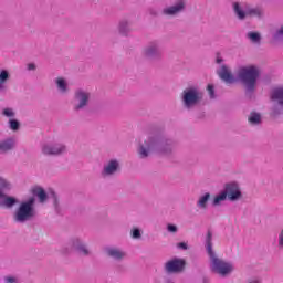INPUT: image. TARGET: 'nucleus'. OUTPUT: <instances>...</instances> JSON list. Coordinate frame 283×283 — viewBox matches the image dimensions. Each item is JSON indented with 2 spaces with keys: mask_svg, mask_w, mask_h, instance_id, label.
<instances>
[{
  "mask_svg": "<svg viewBox=\"0 0 283 283\" xmlns=\"http://www.w3.org/2000/svg\"><path fill=\"white\" fill-rule=\"evenodd\" d=\"M205 249L208 256L216 254V251H213V232L210 229L206 234Z\"/></svg>",
  "mask_w": 283,
  "mask_h": 283,
  "instance_id": "20",
  "label": "nucleus"
},
{
  "mask_svg": "<svg viewBox=\"0 0 283 283\" xmlns=\"http://www.w3.org/2000/svg\"><path fill=\"white\" fill-rule=\"evenodd\" d=\"M201 283H209V279L207 276H202V282Z\"/></svg>",
  "mask_w": 283,
  "mask_h": 283,
  "instance_id": "44",
  "label": "nucleus"
},
{
  "mask_svg": "<svg viewBox=\"0 0 283 283\" xmlns=\"http://www.w3.org/2000/svg\"><path fill=\"white\" fill-rule=\"evenodd\" d=\"M49 198L52 199L55 213H57V216H61V199H59V195L56 193V191H54V189L49 190Z\"/></svg>",
  "mask_w": 283,
  "mask_h": 283,
  "instance_id": "21",
  "label": "nucleus"
},
{
  "mask_svg": "<svg viewBox=\"0 0 283 283\" xmlns=\"http://www.w3.org/2000/svg\"><path fill=\"white\" fill-rule=\"evenodd\" d=\"M219 78L226 83V85H233L240 83L244 87V95L251 101L255 94V88L258 87V81L262 76V70L255 64H250L247 66H240L238 69L237 75L230 71L227 64L221 65L220 70L217 71Z\"/></svg>",
  "mask_w": 283,
  "mask_h": 283,
  "instance_id": "1",
  "label": "nucleus"
},
{
  "mask_svg": "<svg viewBox=\"0 0 283 283\" xmlns=\"http://www.w3.org/2000/svg\"><path fill=\"white\" fill-rule=\"evenodd\" d=\"M197 118L202 119L205 118V112H200L197 114Z\"/></svg>",
  "mask_w": 283,
  "mask_h": 283,
  "instance_id": "42",
  "label": "nucleus"
},
{
  "mask_svg": "<svg viewBox=\"0 0 283 283\" xmlns=\"http://www.w3.org/2000/svg\"><path fill=\"white\" fill-rule=\"evenodd\" d=\"M223 193H226V198H228L229 202H238V200H242V189L238 181L226 182L223 186Z\"/></svg>",
  "mask_w": 283,
  "mask_h": 283,
  "instance_id": "11",
  "label": "nucleus"
},
{
  "mask_svg": "<svg viewBox=\"0 0 283 283\" xmlns=\"http://www.w3.org/2000/svg\"><path fill=\"white\" fill-rule=\"evenodd\" d=\"M130 238H133V240H140L143 238V233L140 232V229L133 228L130 230Z\"/></svg>",
  "mask_w": 283,
  "mask_h": 283,
  "instance_id": "30",
  "label": "nucleus"
},
{
  "mask_svg": "<svg viewBox=\"0 0 283 283\" xmlns=\"http://www.w3.org/2000/svg\"><path fill=\"white\" fill-rule=\"evenodd\" d=\"M187 8V3L185 0H177L174 6L167 7L163 10V14L166 17H176V14H180Z\"/></svg>",
  "mask_w": 283,
  "mask_h": 283,
  "instance_id": "15",
  "label": "nucleus"
},
{
  "mask_svg": "<svg viewBox=\"0 0 283 283\" xmlns=\"http://www.w3.org/2000/svg\"><path fill=\"white\" fill-rule=\"evenodd\" d=\"M66 150L67 147L62 144L44 145L42 147V154H44V156H61V154H65Z\"/></svg>",
  "mask_w": 283,
  "mask_h": 283,
  "instance_id": "14",
  "label": "nucleus"
},
{
  "mask_svg": "<svg viewBox=\"0 0 283 283\" xmlns=\"http://www.w3.org/2000/svg\"><path fill=\"white\" fill-rule=\"evenodd\" d=\"M227 200H229L227 198V195L224 193L223 190H221L218 195H216L213 198H212V207H221L222 206V202H227Z\"/></svg>",
  "mask_w": 283,
  "mask_h": 283,
  "instance_id": "25",
  "label": "nucleus"
},
{
  "mask_svg": "<svg viewBox=\"0 0 283 283\" xmlns=\"http://www.w3.org/2000/svg\"><path fill=\"white\" fill-rule=\"evenodd\" d=\"M19 206L13 212V222L18 224H25V222H31L36 218V206L34 205V198H28L25 200L19 201Z\"/></svg>",
  "mask_w": 283,
  "mask_h": 283,
  "instance_id": "3",
  "label": "nucleus"
},
{
  "mask_svg": "<svg viewBox=\"0 0 283 283\" xmlns=\"http://www.w3.org/2000/svg\"><path fill=\"white\" fill-rule=\"evenodd\" d=\"M27 70H29V72H32V71L36 70V64L29 63Z\"/></svg>",
  "mask_w": 283,
  "mask_h": 283,
  "instance_id": "39",
  "label": "nucleus"
},
{
  "mask_svg": "<svg viewBox=\"0 0 283 283\" xmlns=\"http://www.w3.org/2000/svg\"><path fill=\"white\" fill-rule=\"evenodd\" d=\"M14 147H17V140L14 137H9L0 142V154H8V151H12Z\"/></svg>",
  "mask_w": 283,
  "mask_h": 283,
  "instance_id": "19",
  "label": "nucleus"
},
{
  "mask_svg": "<svg viewBox=\"0 0 283 283\" xmlns=\"http://www.w3.org/2000/svg\"><path fill=\"white\" fill-rule=\"evenodd\" d=\"M149 14H151V17H158V11L149 9Z\"/></svg>",
  "mask_w": 283,
  "mask_h": 283,
  "instance_id": "41",
  "label": "nucleus"
},
{
  "mask_svg": "<svg viewBox=\"0 0 283 283\" xmlns=\"http://www.w3.org/2000/svg\"><path fill=\"white\" fill-rule=\"evenodd\" d=\"M209 200H211V192H205L202 196H200L199 200L197 201L198 209L206 211V209H208Z\"/></svg>",
  "mask_w": 283,
  "mask_h": 283,
  "instance_id": "23",
  "label": "nucleus"
},
{
  "mask_svg": "<svg viewBox=\"0 0 283 283\" xmlns=\"http://www.w3.org/2000/svg\"><path fill=\"white\" fill-rule=\"evenodd\" d=\"M270 98L273 103H276L273 105L270 116L272 118H280L283 114V86L273 88Z\"/></svg>",
  "mask_w": 283,
  "mask_h": 283,
  "instance_id": "8",
  "label": "nucleus"
},
{
  "mask_svg": "<svg viewBox=\"0 0 283 283\" xmlns=\"http://www.w3.org/2000/svg\"><path fill=\"white\" fill-rule=\"evenodd\" d=\"M10 78V72L8 70H0V96H6L8 94V80Z\"/></svg>",
  "mask_w": 283,
  "mask_h": 283,
  "instance_id": "18",
  "label": "nucleus"
},
{
  "mask_svg": "<svg viewBox=\"0 0 283 283\" xmlns=\"http://www.w3.org/2000/svg\"><path fill=\"white\" fill-rule=\"evenodd\" d=\"M30 193H31V197L29 198H33L35 207H36V198L40 205H45V202H48V199L50 198V195L48 193V191H45V188L41 186H33L30 189Z\"/></svg>",
  "mask_w": 283,
  "mask_h": 283,
  "instance_id": "13",
  "label": "nucleus"
},
{
  "mask_svg": "<svg viewBox=\"0 0 283 283\" xmlns=\"http://www.w3.org/2000/svg\"><path fill=\"white\" fill-rule=\"evenodd\" d=\"M273 41L275 42L283 41V25L274 33Z\"/></svg>",
  "mask_w": 283,
  "mask_h": 283,
  "instance_id": "33",
  "label": "nucleus"
},
{
  "mask_svg": "<svg viewBox=\"0 0 283 283\" xmlns=\"http://www.w3.org/2000/svg\"><path fill=\"white\" fill-rule=\"evenodd\" d=\"M249 17H258V19H262V10L260 9H248Z\"/></svg>",
  "mask_w": 283,
  "mask_h": 283,
  "instance_id": "31",
  "label": "nucleus"
},
{
  "mask_svg": "<svg viewBox=\"0 0 283 283\" xmlns=\"http://www.w3.org/2000/svg\"><path fill=\"white\" fill-rule=\"evenodd\" d=\"M55 85L60 92H67V81L63 77H57L55 80Z\"/></svg>",
  "mask_w": 283,
  "mask_h": 283,
  "instance_id": "28",
  "label": "nucleus"
},
{
  "mask_svg": "<svg viewBox=\"0 0 283 283\" xmlns=\"http://www.w3.org/2000/svg\"><path fill=\"white\" fill-rule=\"evenodd\" d=\"M248 123L252 126L262 125V114L252 111L248 117Z\"/></svg>",
  "mask_w": 283,
  "mask_h": 283,
  "instance_id": "24",
  "label": "nucleus"
},
{
  "mask_svg": "<svg viewBox=\"0 0 283 283\" xmlns=\"http://www.w3.org/2000/svg\"><path fill=\"white\" fill-rule=\"evenodd\" d=\"M92 94L90 92L80 88L75 91L74 98L77 101V104L74 106V112H81V109H85L87 105H90V98Z\"/></svg>",
  "mask_w": 283,
  "mask_h": 283,
  "instance_id": "12",
  "label": "nucleus"
},
{
  "mask_svg": "<svg viewBox=\"0 0 283 283\" xmlns=\"http://www.w3.org/2000/svg\"><path fill=\"white\" fill-rule=\"evenodd\" d=\"M104 253L108 258H113V260H116L117 262H120L125 258V252L120 251L119 249L112 248V247H105Z\"/></svg>",
  "mask_w": 283,
  "mask_h": 283,
  "instance_id": "17",
  "label": "nucleus"
},
{
  "mask_svg": "<svg viewBox=\"0 0 283 283\" xmlns=\"http://www.w3.org/2000/svg\"><path fill=\"white\" fill-rule=\"evenodd\" d=\"M264 81H265V83H271V76L266 75V76L264 77Z\"/></svg>",
  "mask_w": 283,
  "mask_h": 283,
  "instance_id": "43",
  "label": "nucleus"
},
{
  "mask_svg": "<svg viewBox=\"0 0 283 283\" xmlns=\"http://www.w3.org/2000/svg\"><path fill=\"white\" fill-rule=\"evenodd\" d=\"M118 32L120 36H129V32H132V24L127 20L119 21Z\"/></svg>",
  "mask_w": 283,
  "mask_h": 283,
  "instance_id": "22",
  "label": "nucleus"
},
{
  "mask_svg": "<svg viewBox=\"0 0 283 283\" xmlns=\"http://www.w3.org/2000/svg\"><path fill=\"white\" fill-rule=\"evenodd\" d=\"M8 124L11 132H19L21 129V122L17 118H10Z\"/></svg>",
  "mask_w": 283,
  "mask_h": 283,
  "instance_id": "29",
  "label": "nucleus"
},
{
  "mask_svg": "<svg viewBox=\"0 0 283 283\" xmlns=\"http://www.w3.org/2000/svg\"><path fill=\"white\" fill-rule=\"evenodd\" d=\"M4 282L6 283H19V279L12 275L4 276Z\"/></svg>",
  "mask_w": 283,
  "mask_h": 283,
  "instance_id": "37",
  "label": "nucleus"
},
{
  "mask_svg": "<svg viewBox=\"0 0 283 283\" xmlns=\"http://www.w3.org/2000/svg\"><path fill=\"white\" fill-rule=\"evenodd\" d=\"M143 56L146 59V61H149L150 63H156L163 59V50L160 49V43L158 41H151L149 42L144 49H143Z\"/></svg>",
  "mask_w": 283,
  "mask_h": 283,
  "instance_id": "9",
  "label": "nucleus"
},
{
  "mask_svg": "<svg viewBox=\"0 0 283 283\" xmlns=\"http://www.w3.org/2000/svg\"><path fill=\"white\" fill-rule=\"evenodd\" d=\"M233 12L240 21H244L247 19L248 11H244L239 2L233 3Z\"/></svg>",
  "mask_w": 283,
  "mask_h": 283,
  "instance_id": "26",
  "label": "nucleus"
},
{
  "mask_svg": "<svg viewBox=\"0 0 283 283\" xmlns=\"http://www.w3.org/2000/svg\"><path fill=\"white\" fill-rule=\"evenodd\" d=\"M120 169V163H118L117 159H111L106 165H104L102 176L103 178L114 176V174H119Z\"/></svg>",
  "mask_w": 283,
  "mask_h": 283,
  "instance_id": "16",
  "label": "nucleus"
},
{
  "mask_svg": "<svg viewBox=\"0 0 283 283\" xmlns=\"http://www.w3.org/2000/svg\"><path fill=\"white\" fill-rule=\"evenodd\" d=\"M2 116H6V118H14V109L7 107L2 109Z\"/></svg>",
  "mask_w": 283,
  "mask_h": 283,
  "instance_id": "32",
  "label": "nucleus"
},
{
  "mask_svg": "<svg viewBox=\"0 0 283 283\" xmlns=\"http://www.w3.org/2000/svg\"><path fill=\"white\" fill-rule=\"evenodd\" d=\"M210 260V271L212 273H216L217 275H220L221 277H227V275H231L233 273L234 268L232 263H229L214 254H210L208 256Z\"/></svg>",
  "mask_w": 283,
  "mask_h": 283,
  "instance_id": "6",
  "label": "nucleus"
},
{
  "mask_svg": "<svg viewBox=\"0 0 283 283\" xmlns=\"http://www.w3.org/2000/svg\"><path fill=\"white\" fill-rule=\"evenodd\" d=\"M177 249L180 251H189V244L185 241L177 243Z\"/></svg>",
  "mask_w": 283,
  "mask_h": 283,
  "instance_id": "36",
  "label": "nucleus"
},
{
  "mask_svg": "<svg viewBox=\"0 0 283 283\" xmlns=\"http://www.w3.org/2000/svg\"><path fill=\"white\" fill-rule=\"evenodd\" d=\"M168 233H176L178 231V226L174 223H168L166 227Z\"/></svg>",
  "mask_w": 283,
  "mask_h": 283,
  "instance_id": "35",
  "label": "nucleus"
},
{
  "mask_svg": "<svg viewBox=\"0 0 283 283\" xmlns=\"http://www.w3.org/2000/svg\"><path fill=\"white\" fill-rule=\"evenodd\" d=\"M176 147H178V142L167 135L165 129H156L149 134L144 144H139L137 154L142 160L149 158L151 154H156V156H174Z\"/></svg>",
  "mask_w": 283,
  "mask_h": 283,
  "instance_id": "2",
  "label": "nucleus"
},
{
  "mask_svg": "<svg viewBox=\"0 0 283 283\" xmlns=\"http://www.w3.org/2000/svg\"><path fill=\"white\" fill-rule=\"evenodd\" d=\"M180 101L184 109L191 112L192 109L200 107L205 101V92L198 86H188L180 94Z\"/></svg>",
  "mask_w": 283,
  "mask_h": 283,
  "instance_id": "4",
  "label": "nucleus"
},
{
  "mask_svg": "<svg viewBox=\"0 0 283 283\" xmlns=\"http://www.w3.org/2000/svg\"><path fill=\"white\" fill-rule=\"evenodd\" d=\"M279 247H283V230L279 234Z\"/></svg>",
  "mask_w": 283,
  "mask_h": 283,
  "instance_id": "40",
  "label": "nucleus"
},
{
  "mask_svg": "<svg viewBox=\"0 0 283 283\" xmlns=\"http://www.w3.org/2000/svg\"><path fill=\"white\" fill-rule=\"evenodd\" d=\"M69 247L71 248V250L70 248L62 249L63 255H70L72 251H74V253H77V255H83L84 258H87V255H90V249H87V243H85V241H83V239L78 237H72L69 240Z\"/></svg>",
  "mask_w": 283,
  "mask_h": 283,
  "instance_id": "7",
  "label": "nucleus"
},
{
  "mask_svg": "<svg viewBox=\"0 0 283 283\" xmlns=\"http://www.w3.org/2000/svg\"><path fill=\"white\" fill-rule=\"evenodd\" d=\"M207 92H208L210 98H216V86L213 84L207 85Z\"/></svg>",
  "mask_w": 283,
  "mask_h": 283,
  "instance_id": "34",
  "label": "nucleus"
},
{
  "mask_svg": "<svg viewBox=\"0 0 283 283\" xmlns=\"http://www.w3.org/2000/svg\"><path fill=\"white\" fill-rule=\"evenodd\" d=\"M186 269H187V261L178 256H175L168 260L164 264V271L166 275H178V273H185Z\"/></svg>",
  "mask_w": 283,
  "mask_h": 283,
  "instance_id": "10",
  "label": "nucleus"
},
{
  "mask_svg": "<svg viewBox=\"0 0 283 283\" xmlns=\"http://www.w3.org/2000/svg\"><path fill=\"white\" fill-rule=\"evenodd\" d=\"M216 63L218 64V65H220V63H224V59H222L221 56H220V52H217L216 53Z\"/></svg>",
  "mask_w": 283,
  "mask_h": 283,
  "instance_id": "38",
  "label": "nucleus"
},
{
  "mask_svg": "<svg viewBox=\"0 0 283 283\" xmlns=\"http://www.w3.org/2000/svg\"><path fill=\"white\" fill-rule=\"evenodd\" d=\"M10 189H12V184L0 177V209H14L19 205L17 197L6 195L4 191H10Z\"/></svg>",
  "mask_w": 283,
  "mask_h": 283,
  "instance_id": "5",
  "label": "nucleus"
},
{
  "mask_svg": "<svg viewBox=\"0 0 283 283\" xmlns=\"http://www.w3.org/2000/svg\"><path fill=\"white\" fill-rule=\"evenodd\" d=\"M247 39H249L252 43H256L260 45L262 41V35L258 31H250L247 33Z\"/></svg>",
  "mask_w": 283,
  "mask_h": 283,
  "instance_id": "27",
  "label": "nucleus"
}]
</instances>
